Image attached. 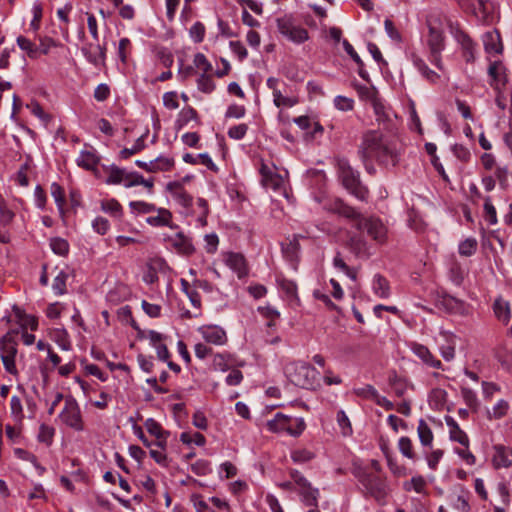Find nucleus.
Masks as SVG:
<instances>
[{"mask_svg": "<svg viewBox=\"0 0 512 512\" xmlns=\"http://www.w3.org/2000/svg\"><path fill=\"white\" fill-rule=\"evenodd\" d=\"M68 274L61 270L53 280L52 289L56 295H63L66 293V281Z\"/></svg>", "mask_w": 512, "mask_h": 512, "instance_id": "53", "label": "nucleus"}, {"mask_svg": "<svg viewBox=\"0 0 512 512\" xmlns=\"http://www.w3.org/2000/svg\"><path fill=\"white\" fill-rule=\"evenodd\" d=\"M99 159L93 150H82L76 159L79 167L85 170H94L98 165Z\"/></svg>", "mask_w": 512, "mask_h": 512, "instance_id": "29", "label": "nucleus"}, {"mask_svg": "<svg viewBox=\"0 0 512 512\" xmlns=\"http://www.w3.org/2000/svg\"><path fill=\"white\" fill-rule=\"evenodd\" d=\"M411 61L414 67L422 75V77L426 79L428 82L435 84L439 81L440 75L434 70L430 69L426 62L420 56L412 54Z\"/></svg>", "mask_w": 512, "mask_h": 512, "instance_id": "22", "label": "nucleus"}, {"mask_svg": "<svg viewBox=\"0 0 512 512\" xmlns=\"http://www.w3.org/2000/svg\"><path fill=\"white\" fill-rule=\"evenodd\" d=\"M350 471L357 480L358 490L364 498L372 499L380 506L388 503L392 489L378 460L371 459L368 463H363L355 459L351 463Z\"/></svg>", "mask_w": 512, "mask_h": 512, "instance_id": "1", "label": "nucleus"}, {"mask_svg": "<svg viewBox=\"0 0 512 512\" xmlns=\"http://www.w3.org/2000/svg\"><path fill=\"white\" fill-rule=\"evenodd\" d=\"M469 14L475 16L483 24H488L492 21L491 5L487 0H476Z\"/></svg>", "mask_w": 512, "mask_h": 512, "instance_id": "23", "label": "nucleus"}, {"mask_svg": "<svg viewBox=\"0 0 512 512\" xmlns=\"http://www.w3.org/2000/svg\"><path fill=\"white\" fill-rule=\"evenodd\" d=\"M449 279L456 286H461L464 281V271L459 263H453L449 269Z\"/></svg>", "mask_w": 512, "mask_h": 512, "instance_id": "58", "label": "nucleus"}, {"mask_svg": "<svg viewBox=\"0 0 512 512\" xmlns=\"http://www.w3.org/2000/svg\"><path fill=\"white\" fill-rule=\"evenodd\" d=\"M427 45L430 50V62L440 71L444 70L441 53L445 48V37L443 31L437 27L429 25Z\"/></svg>", "mask_w": 512, "mask_h": 512, "instance_id": "11", "label": "nucleus"}, {"mask_svg": "<svg viewBox=\"0 0 512 512\" xmlns=\"http://www.w3.org/2000/svg\"><path fill=\"white\" fill-rule=\"evenodd\" d=\"M180 441L187 445L194 443L197 446H204L206 444V438L199 432H195L193 434L189 432H183L180 435Z\"/></svg>", "mask_w": 512, "mask_h": 512, "instance_id": "51", "label": "nucleus"}, {"mask_svg": "<svg viewBox=\"0 0 512 512\" xmlns=\"http://www.w3.org/2000/svg\"><path fill=\"white\" fill-rule=\"evenodd\" d=\"M129 206L132 211L140 214L152 213L158 208L154 204L145 201H131Z\"/></svg>", "mask_w": 512, "mask_h": 512, "instance_id": "59", "label": "nucleus"}, {"mask_svg": "<svg viewBox=\"0 0 512 512\" xmlns=\"http://www.w3.org/2000/svg\"><path fill=\"white\" fill-rule=\"evenodd\" d=\"M332 210L335 213H337L347 219L352 220L354 222V224H356L363 217V215L359 211H357L354 207H351V206L345 204L343 201H341L339 199L333 203Z\"/></svg>", "mask_w": 512, "mask_h": 512, "instance_id": "26", "label": "nucleus"}, {"mask_svg": "<svg viewBox=\"0 0 512 512\" xmlns=\"http://www.w3.org/2000/svg\"><path fill=\"white\" fill-rule=\"evenodd\" d=\"M11 416L16 423L21 424L25 418L23 405L20 397L14 395L10 399Z\"/></svg>", "mask_w": 512, "mask_h": 512, "instance_id": "39", "label": "nucleus"}, {"mask_svg": "<svg viewBox=\"0 0 512 512\" xmlns=\"http://www.w3.org/2000/svg\"><path fill=\"white\" fill-rule=\"evenodd\" d=\"M197 118V111L193 107H184L178 114L177 120L175 122L176 128L180 130L184 128L190 121L197 120Z\"/></svg>", "mask_w": 512, "mask_h": 512, "instance_id": "33", "label": "nucleus"}, {"mask_svg": "<svg viewBox=\"0 0 512 512\" xmlns=\"http://www.w3.org/2000/svg\"><path fill=\"white\" fill-rule=\"evenodd\" d=\"M509 410V404L507 401L501 399L499 400L492 408V411L489 412L490 419H501L504 417Z\"/></svg>", "mask_w": 512, "mask_h": 512, "instance_id": "60", "label": "nucleus"}, {"mask_svg": "<svg viewBox=\"0 0 512 512\" xmlns=\"http://www.w3.org/2000/svg\"><path fill=\"white\" fill-rule=\"evenodd\" d=\"M258 312L267 320V327L274 329L277 320L280 318V312L270 305L258 307Z\"/></svg>", "mask_w": 512, "mask_h": 512, "instance_id": "37", "label": "nucleus"}, {"mask_svg": "<svg viewBox=\"0 0 512 512\" xmlns=\"http://www.w3.org/2000/svg\"><path fill=\"white\" fill-rule=\"evenodd\" d=\"M231 366L230 355L224 353H218L214 355L212 361V367L214 370L227 371Z\"/></svg>", "mask_w": 512, "mask_h": 512, "instance_id": "52", "label": "nucleus"}, {"mask_svg": "<svg viewBox=\"0 0 512 512\" xmlns=\"http://www.w3.org/2000/svg\"><path fill=\"white\" fill-rule=\"evenodd\" d=\"M359 154L363 162L376 160L379 164L392 166L398 162L393 143L376 130L364 134Z\"/></svg>", "mask_w": 512, "mask_h": 512, "instance_id": "2", "label": "nucleus"}, {"mask_svg": "<svg viewBox=\"0 0 512 512\" xmlns=\"http://www.w3.org/2000/svg\"><path fill=\"white\" fill-rule=\"evenodd\" d=\"M52 339L62 350L68 351L71 349L69 335L65 329H55L52 334Z\"/></svg>", "mask_w": 512, "mask_h": 512, "instance_id": "48", "label": "nucleus"}, {"mask_svg": "<svg viewBox=\"0 0 512 512\" xmlns=\"http://www.w3.org/2000/svg\"><path fill=\"white\" fill-rule=\"evenodd\" d=\"M389 383L397 397H402L407 391V383L395 373L389 377Z\"/></svg>", "mask_w": 512, "mask_h": 512, "instance_id": "55", "label": "nucleus"}, {"mask_svg": "<svg viewBox=\"0 0 512 512\" xmlns=\"http://www.w3.org/2000/svg\"><path fill=\"white\" fill-rule=\"evenodd\" d=\"M353 226L359 231H365L378 244H384L387 241V227L378 217L363 215L362 219Z\"/></svg>", "mask_w": 512, "mask_h": 512, "instance_id": "10", "label": "nucleus"}, {"mask_svg": "<svg viewBox=\"0 0 512 512\" xmlns=\"http://www.w3.org/2000/svg\"><path fill=\"white\" fill-rule=\"evenodd\" d=\"M81 52L85 59L96 68H99L105 64V46L96 43H87L81 48Z\"/></svg>", "mask_w": 512, "mask_h": 512, "instance_id": "13", "label": "nucleus"}, {"mask_svg": "<svg viewBox=\"0 0 512 512\" xmlns=\"http://www.w3.org/2000/svg\"><path fill=\"white\" fill-rule=\"evenodd\" d=\"M484 49L487 53L500 54L503 51L500 33L497 30L486 32L483 38Z\"/></svg>", "mask_w": 512, "mask_h": 512, "instance_id": "25", "label": "nucleus"}, {"mask_svg": "<svg viewBox=\"0 0 512 512\" xmlns=\"http://www.w3.org/2000/svg\"><path fill=\"white\" fill-rule=\"evenodd\" d=\"M338 177L344 188L361 201H366L369 191L360 181V174L345 159L338 161Z\"/></svg>", "mask_w": 512, "mask_h": 512, "instance_id": "5", "label": "nucleus"}, {"mask_svg": "<svg viewBox=\"0 0 512 512\" xmlns=\"http://www.w3.org/2000/svg\"><path fill=\"white\" fill-rule=\"evenodd\" d=\"M398 449L403 457L410 459L412 461L416 460V453L414 451V446L412 440L407 436H402L398 440Z\"/></svg>", "mask_w": 512, "mask_h": 512, "instance_id": "38", "label": "nucleus"}, {"mask_svg": "<svg viewBox=\"0 0 512 512\" xmlns=\"http://www.w3.org/2000/svg\"><path fill=\"white\" fill-rule=\"evenodd\" d=\"M333 265L335 268L342 271L345 275H347L351 280L355 281L357 279V270L355 268L349 267L340 253H337L333 259Z\"/></svg>", "mask_w": 512, "mask_h": 512, "instance_id": "45", "label": "nucleus"}, {"mask_svg": "<svg viewBox=\"0 0 512 512\" xmlns=\"http://www.w3.org/2000/svg\"><path fill=\"white\" fill-rule=\"evenodd\" d=\"M0 353L5 371L11 375H17L18 369L15 363L17 343L9 334L4 335L0 339Z\"/></svg>", "mask_w": 512, "mask_h": 512, "instance_id": "12", "label": "nucleus"}, {"mask_svg": "<svg viewBox=\"0 0 512 512\" xmlns=\"http://www.w3.org/2000/svg\"><path fill=\"white\" fill-rule=\"evenodd\" d=\"M372 290L377 297L382 299H387L391 295L389 281L380 274L374 276Z\"/></svg>", "mask_w": 512, "mask_h": 512, "instance_id": "30", "label": "nucleus"}, {"mask_svg": "<svg viewBox=\"0 0 512 512\" xmlns=\"http://www.w3.org/2000/svg\"><path fill=\"white\" fill-rule=\"evenodd\" d=\"M156 215L146 218V223L152 227H168L170 229H178L179 226L173 223V215L169 209L159 207L155 210Z\"/></svg>", "mask_w": 512, "mask_h": 512, "instance_id": "16", "label": "nucleus"}, {"mask_svg": "<svg viewBox=\"0 0 512 512\" xmlns=\"http://www.w3.org/2000/svg\"><path fill=\"white\" fill-rule=\"evenodd\" d=\"M59 419L65 426L80 432L84 430V421L78 402L72 396L64 399V407L59 414Z\"/></svg>", "mask_w": 512, "mask_h": 512, "instance_id": "9", "label": "nucleus"}, {"mask_svg": "<svg viewBox=\"0 0 512 512\" xmlns=\"http://www.w3.org/2000/svg\"><path fill=\"white\" fill-rule=\"evenodd\" d=\"M446 424L450 429L449 434L452 441L458 442L462 446H469L468 435L460 428L458 423L452 417L446 419Z\"/></svg>", "mask_w": 512, "mask_h": 512, "instance_id": "27", "label": "nucleus"}, {"mask_svg": "<svg viewBox=\"0 0 512 512\" xmlns=\"http://www.w3.org/2000/svg\"><path fill=\"white\" fill-rule=\"evenodd\" d=\"M17 45L19 48L26 52L30 58H37L39 56V49L35 43L24 36L17 37Z\"/></svg>", "mask_w": 512, "mask_h": 512, "instance_id": "40", "label": "nucleus"}, {"mask_svg": "<svg viewBox=\"0 0 512 512\" xmlns=\"http://www.w3.org/2000/svg\"><path fill=\"white\" fill-rule=\"evenodd\" d=\"M226 265L233 270L239 278H243L248 274L246 260L240 253L230 252L225 256Z\"/></svg>", "mask_w": 512, "mask_h": 512, "instance_id": "20", "label": "nucleus"}, {"mask_svg": "<svg viewBox=\"0 0 512 512\" xmlns=\"http://www.w3.org/2000/svg\"><path fill=\"white\" fill-rule=\"evenodd\" d=\"M266 427L272 433H287L297 437L305 430L306 424L302 418L290 417L278 412L267 421Z\"/></svg>", "mask_w": 512, "mask_h": 512, "instance_id": "6", "label": "nucleus"}, {"mask_svg": "<svg viewBox=\"0 0 512 512\" xmlns=\"http://www.w3.org/2000/svg\"><path fill=\"white\" fill-rule=\"evenodd\" d=\"M342 45L346 53L354 60V62L358 65V75L365 81H369V74L364 68V63L358 53L355 51L354 47L350 44V42L346 39L342 41Z\"/></svg>", "mask_w": 512, "mask_h": 512, "instance_id": "31", "label": "nucleus"}, {"mask_svg": "<svg viewBox=\"0 0 512 512\" xmlns=\"http://www.w3.org/2000/svg\"><path fill=\"white\" fill-rule=\"evenodd\" d=\"M477 246V240L469 237L459 243L458 252L461 256L470 257L476 252Z\"/></svg>", "mask_w": 512, "mask_h": 512, "instance_id": "46", "label": "nucleus"}, {"mask_svg": "<svg viewBox=\"0 0 512 512\" xmlns=\"http://www.w3.org/2000/svg\"><path fill=\"white\" fill-rule=\"evenodd\" d=\"M447 27L454 40L460 45L464 60L467 63H473L476 58V42L462 28L458 21L449 20Z\"/></svg>", "mask_w": 512, "mask_h": 512, "instance_id": "8", "label": "nucleus"}, {"mask_svg": "<svg viewBox=\"0 0 512 512\" xmlns=\"http://www.w3.org/2000/svg\"><path fill=\"white\" fill-rule=\"evenodd\" d=\"M442 305L448 312L453 314L468 315L470 311L469 305L466 302L450 295L443 297Z\"/></svg>", "mask_w": 512, "mask_h": 512, "instance_id": "24", "label": "nucleus"}, {"mask_svg": "<svg viewBox=\"0 0 512 512\" xmlns=\"http://www.w3.org/2000/svg\"><path fill=\"white\" fill-rule=\"evenodd\" d=\"M426 487V480L423 476L418 475L410 479L409 482L404 483V489L406 491L414 490L417 493H423Z\"/></svg>", "mask_w": 512, "mask_h": 512, "instance_id": "56", "label": "nucleus"}, {"mask_svg": "<svg viewBox=\"0 0 512 512\" xmlns=\"http://www.w3.org/2000/svg\"><path fill=\"white\" fill-rule=\"evenodd\" d=\"M488 75L491 78L490 85L495 89L504 86L507 82L505 67L501 61H493L490 63Z\"/></svg>", "mask_w": 512, "mask_h": 512, "instance_id": "21", "label": "nucleus"}, {"mask_svg": "<svg viewBox=\"0 0 512 512\" xmlns=\"http://www.w3.org/2000/svg\"><path fill=\"white\" fill-rule=\"evenodd\" d=\"M411 350L428 367L443 369L441 361L437 359L426 346L413 343Z\"/></svg>", "mask_w": 512, "mask_h": 512, "instance_id": "19", "label": "nucleus"}, {"mask_svg": "<svg viewBox=\"0 0 512 512\" xmlns=\"http://www.w3.org/2000/svg\"><path fill=\"white\" fill-rule=\"evenodd\" d=\"M290 457L295 464H305L315 458V454L305 448L295 449L291 452Z\"/></svg>", "mask_w": 512, "mask_h": 512, "instance_id": "44", "label": "nucleus"}, {"mask_svg": "<svg viewBox=\"0 0 512 512\" xmlns=\"http://www.w3.org/2000/svg\"><path fill=\"white\" fill-rule=\"evenodd\" d=\"M300 501L302 504L306 507H318V501L320 492L318 488H315L312 486V484L309 486V488H304L299 491H297Z\"/></svg>", "mask_w": 512, "mask_h": 512, "instance_id": "28", "label": "nucleus"}, {"mask_svg": "<svg viewBox=\"0 0 512 512\" xmlns=\"http://www.w3.org/2000/svg\"><path fill=\"white\" fill-rule=\"evenodd\" d=\"M288 473L291 480H293L296 492L304 488H309L311 485V482L300 471L296 469H290Z\"/></svg>", "mask_w": 512, "mask_h": 512, "instance_id": "49", "label": "nucleus"}, {"mask_svg": "<svg viewBox=\"0 0 512 512\" xmlns=\"http://www.w3.org/2000/svg\"><path fill=\"white\" fill-rule=\"evenodd\" d=\"M495 316L499 321L507 324L511 318L510 305L507 301L499 298L496 299L493 305Z\"/></svg>", "mask_w": 512, "mask_h": 512, "instance_id": "32", "label": "nucleus"}, {"mask_svg": "<svg viewBox=\"0 0 512 512\" xmlns=\"http://www.w3.org/2000/svg\"><path fill=\"white\" fill-rule=\"evenodd\" d=\"M284 373L295 386L303 389H314L317 384L318 371L304 361H292L285 365Z\"/></svg>", "mask_w": 512, "mask_h": 512, "instance_id": "4", "label": "nucleus"}, {"mask_svg": "<svg viewBox=\"0 0 512 512\" xmlns=\"http://www.w3.org/2000/svg\"><path fill=\"white\" fill-rule=\"evenodd\" d=\"M205 32L206 29L204 24L202 22L197 21L191 26L189 30V35L195 43H201L204 40Z\"/></svg>", "mask_w": 512, "mask_h": 512, "instance_id": "63", "label": "nucleus"}, {"mask_svg": "<svg viewBox=\"0 0 512 512\" xmlns=\"http://www.w3.org/2000/svg\"><path fill=\"white\" fill-rule=\"evenodd\" d=\"M278 32L293 44L300 45L309 39L308 30L298 25L291 14L276 19Z\"/></svg>", "mask_w": 512, "mask_h": 512, "instance_id": "7", "label": "nucleus"}, {"mask_svg": "<svg viewBox=\"0 0 512 512\" xmlns=\"http://www.w3.org/2000/svg\"><path fill=\"white\" fill-rule=\"evenodd\" d=\"M259 172L261 175V183L265 188H269L274 191H278L282 188L284 180L281 175L274 171L273 168L262 162Z\"/></svg>", "mask_w": 512, "mask_h": 512, "instance_id": "14", "label": "nucleus"}, {"mask_svg": "<svg viewBox=\"0 0 512 512\" xmlns=\"http://www.w3.org/2000/svg\"><path fill=\"white\" fill-rule=\"evenodd\" d=\"M54 435L55 429L52 426L41 424L39 427L37 439L40 443H44L45 445L50 446L53 442Z\"/></svg>", "mask_w": 512, "mask_h": 512, "instance_id": "50", "label": "nucleus"}, {"mask_svg": "<svg viewBox=\"0 0 512 512\" xmlns=\"http://www.w3.org/2000/svg\"><path fill=\"white\" fill-rule=\"evenodd\" d=\"M203 339L214 345H224L227 342V335L223 328L217 325H205L199 328Z\"/></svg>", "mask_w": 512, "mask_h": 512, "instance_id": "17", "label": "nucleus"}, {"mask_svg": "<svg viewBox=\"0 0 512 512\" xmlns=\"http://www.w3.org/2000/svg\"><path fill=\"white\" fill-rule=\"evenodd\" d=\"M492 465L495 469L509 468L512 466V447L502 444L493 446Z\"/></svg>", "mask_w": 512, "mask_h": 512, "instance_id": "15", "label": "nucleus"}, {"mask_svg": "<svg viewBox=\"0 0 512 512\" xmlns=\"http://www.w3.org/2000/svg\"><path fill=\"white\" fill-rule=\"evenodd\" d=\"M165 190L179 207V213L181 215L184 217H196V222L199 227H205L207 225V217L210 213V209L206 199L199 197L194 204L193 196L179 183H167Z\"/></svg>", "mask_w": 512, "mask_h": 512, "instance_id": "3", "label": "nucleus"}, {"mask_svg": "<svg viewBox=\"0 0 512 512\" xmlns=\"http://www.w3.org/2000/svg\"><path fill=\"white\" fill-rule=\"evenodd\" d=\"M197 88L199 91L210 94L215 89L213 78L208 73H201L197 79Z\"/></svg>", "mask_w": 512, "mask_h": 512, "instance_id": "47", "label": "nucleus"}, {"mask_svg": "<svg viewBox=\"0 0 512 512\" xmlns=\"http://www.w3.org/2000/svg\"><path fill=\"white\" fill-rule=\"evenodd\" d=\"M377 392L378 391L370 384L353 389V393L356 396L372 401H374V397H377Z\"/></svg>", "mask_w": 512, "mask_h": 512, "instance_id": "62", "label": "nucleus"}, {"mask_svg": "<svg viewBox=\"0 0 512 512\" xmlns=\"http://www.w3.org/2000/svg\"><path fill=\"white\" fill-rule=\"evenodd\" d=\"M170 245L181 255L190 256L195 252L192 239L183 232H178L174 237L168 238Z\"/></svg>", "mask_w": 512, "mask_h": 512, "instance_id": "18", "label": "nucleus"}, {"mask_svg": "<svg viewBox=\"0 0 512 512\" xmlns=\"http://www.w3.org/2000/svg\"><path fill=\"white\" fill-rule=\"evenodd\" d=\"M417 434H418L420 443L423 446L431 447L433 439H434V435H433L431 428L429 427V425L426 423V421L424 419H420L418 422Z\"/></svg>", "mask_w": 512, "mask_h": 512, "instance_id": "35", "label": "nucleus"}, {"mask_svg": "<svg viewBox=\"0 0 512 512\" xmlns=\"http://www.w3.org/2000/svg\"><path fill=\"white\" fill-rule=\"evenodd\" d=\"M155 164V173L156 172H167L172 170L174 167V159L170 157L165 156H159L156 159H154Z\"/></svg>", "mask_w": 512, "mask_h": 512, "instance_id": "61", "label": "nucleus"}, {"mask_svg": "<svg viewBox=\"0 0 512 512\" xmlns=\"http://www.w3.org/2000/svg\"><path fill=\"white\" fill-rule=\"evenodd\" d=\"M50 247L55 254L60 256H65L69 252V243L60 237L52 238L50 240Z\"/></svg>", "mask_w": 512, "mask_h": 512, "instance_id": "54", "label": "nucleus"}, {"mask_svg": "<svg viewBox=\"0 0 512 512\" xmlns=\"http://www.w3.org/2000/svg\"><path fill=\"white\" fill-rule=\"evenodd\" d=\"M101 210L118 219L123 216V207L119 201L114 198L101 201Z\"/></svg>", "mask_w": 512, "mask_h": 512, "instance_id": "34", "label": "nucleus"}, {"mask_svg": "<svg viewBox=\"0 0 512 512\" xmlns=\"http://www.w3.org/2000/svg\"><path fill=\"white\" fill-rule=\"evenodd\" d=\"M51 195L54 198V201L57 205V208L61 215L64 214V206H65V193L64 189L57 182H53L51 184Z\"/></svg>", "mask_w": 512, "mask_h": 512, "instance_id": "41", "label": "nucleus"}, {"mask_svg": "<svg viewBox=\"0 0 512 512\" xmlns=\"http://www.w3.org/2000/svg\"><path fill=\"white\" fill-rule=\"evenodd\" d=\"M145 428L147 429V431L155 436L157 439H162V438H168L169 436V432L168 431H165L163 430L162 426L160 425V423H158L155 419L153 418H148L146 421H145Z\"/></svg>", "mask_w": 512, "mask_h": 512, "instance_id": "43", "label": "nucleus"}, {"mask_svg": "<svg viewBox=\"0 0 512 512\" xmlns=\"http://www.w3.org/2000/svg\"><path fill=\"white\" fill-rule=\"evenodd\" d=\"M483 218L484 220L491 226L496 225L498 223L497 211L495 206L492 203V198L490 196H485L483 198Z\"/></svg>", "mask_w": 512, "mask_h": 512, "instance_id": "36", "label": "nucleus"}, {"mask_svg": "<svg viewBox=\"0 0 512 512\" xmlns=\"http://www.w3.org/2000/svg\"><path fill=\"white\" fill-rule=\"evenodd\" d=\"M127 174L128 172H126L124 169L113 166L110 170L106 182L108 184H120L121 182L126 181Z\"/></svg>", "mask_w": 512, "mask_h": 512, "instance_id": "64", "label": "nucleus"}, {"mask_svg": "<svg viewBox=\"0 0 512 512\" xmlns=\"http://www.w3.org/2000/svg\"><path fill=\"white\" fill-rule=\"evenodd\" d=\"M273 103L276 107H287L291 108L295 106L298 103V99L296 97H287L282 94L281 91L276 92L275 95H273Z\"/></svg>", "mask_w": 512, "mask_h": 512, "instance_id": "57", "label": "nucleus"}, {"mask_svg": "<svg viewBox=\"0 0 512 512\" xmlns=\"http://www.w3.org/2000/svg\"><path fill=\"white\" fill-rule=\"evenodd\" d=\"M147 133L146 132L145 134H143L142 136H140L136 141L135 143L133 144V146L131 148H124L120 151V157L122 159H128L129 157H131L132 155L134 154H137L139 152H141L143 149H145L146 147V144H145V138L147 136Z\"/></svg>", "mask_w": 512, "mask_h": 512, "instance_id": "42", "label": "nucleus"}]
</instances>
